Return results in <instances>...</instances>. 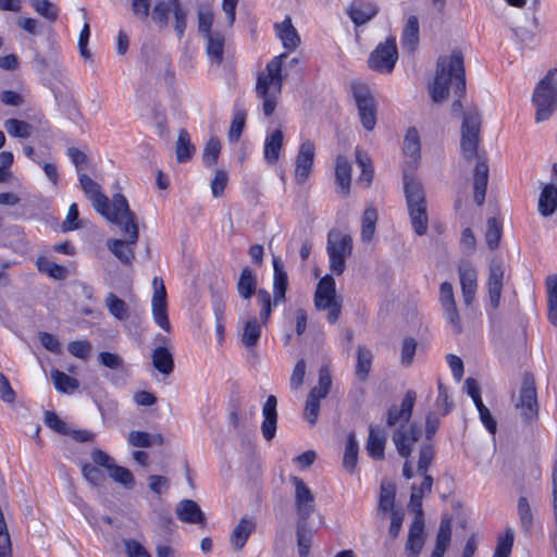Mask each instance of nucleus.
I'll list each match as a JSON object with an SVG mask.
<instances>
[{
	"label": "nucleus",
	"mask_w": 557,
	"mask_h": 557,
	"mask_svg": "<svg viewBox=\"0 0 557 557\" xmlns=\"http://www.w3.org/2000/svg\"><path fill=\"white\" fill-rule=\"evenodd\" d=\"M337 299L335 289V280L332 275H324L318 283L314 294V305L318 310H324L330 306V301Z\"/></svg>",
	"instance_id": "nucleus-21"
},
{
	"label": "nucleus",
	"mask_w": 557,
	"mask_h": 557,
	"mask_svg": "<svg viewBox=\"0 0 557 557\" xmlns=\"http://www.w3.org/2000/svg\"><path fill=\"white\" fill-rule=\"evenodd\" d=\"M377 13V7L373 3H366L361 0L351 3L348 15L351 21L357 25H363L373 18Z\"/></svg>",
	"instance_id": "nucleus-27"
},
{
	"label": "nucleus",
	"mask_w": 557,
	"mask_h": 557,
	"mask_svg": "<svg viewBox=\"0 0 557 557\" xmlns=\"http://www.w3.org/2000/svg\"><path fill=\"white\" fill-rule=\"evenodd\" d=\"M228 182V175L224 170H216L213 180L211 181V193L214 197H221L224 194Z\"/></svg>",
	"instance_id": "nucleus-58"
},
{
	"label": "nucleus",
	"mask_w": 557,
	"mask_h": 557,
	"mask_svg": "<svg viewBox=\"0 0 557 557\" xmlns=\"http://www.w3.org/2000/svg\"><path fill=\"white\" fill-rule=\"evenodd\" d=\"M435 407L442 416L448 414L454 407V403L448 394V389L441 382H438L437 385Z\"/></svg>",
	"instance_id": "nucleus-50"
},
{
	"label": "nucleus",
	"mask_w": 557,
	"mask_h": 557,
	"mask_svg": "<svg viewBox=\"0 0 557 557\" xmlns=\"http://www.w3.org/2000/svg\"><path fill=\"white\" fill-rule=\"evenodd\" d=\"M417 350V342L412 337H406L401 346V363L405 367L410 366L413 362V358Z\"/></svg>",
	"instance_id": "nucleus-61"
},
{
	"label": "nucleus",
	"mask_w": 557,
	"mask_h": 557,
	"mask_svg": "<svg viewBox=\"0 0 557 557\" xmlns=\"http://www.w3.org/2000/svg\"><path fill=\"white\" fill-rule=\"evenodd\" d=\"M33 9L49 22H55L59 15L58 8L49 0H30Z\"/></svg>",
	"instance_id": "nucleus-48"
},
{
	"label": "nucleus",
	"mask_w": 557,
	"mask_h": 557,
	"mask_svg": "<svg viewBox=\"0 0 557 557\" xmlns=\"http://www.w3.org/2000/svg\"><path fill=\"white\" fill-rule=\"evenodd\" d=\"M213 21L214 16L211 9H200L198 11V30L203 37L214 33L212 32Z\"/></svg>",
	"instance_id": "nucleus-54"
},
{
	"label": "nucleus",
	"mask_w": 557,
	"mask_h": 557,
	"mask_svg": "<svg viewBox=\"0 0 557 557\" xmlns=\"http://www.w3.org/2000/svg\"><path fill=\"white\" fill-rule=\"evenodd\" d=\"M404 190L413 231L419 236L428 231L426 201L422 185L413 177L405 176Z\"/></svg>",
	"instance_id": "nucleus-7"
},
{
	"label": "nucleus",
	"mask_w": 557,
	"mask_h": 557,
	"mask_svg": "<svg viewBox=\"0 0 557 557\" xmlns=\"http://www.w3.org/2000/svg\"><path fill=\"white\" fill-rule=\"evenodd\" d=\"M358 453H359V446L356 441V437L354 434H350L347 437L344 457H343V466L349 473H354V471L357 467Z\"/></svg>",
	"instance_id": "nucleus-38"
},
{
	"label": "nucleus",
	"mask_w": 557,
	"mask_h": 557,
	"mask_svg": "<svg viewBox=\"0 0 557 557\" xmlns=\"http://www.w3.org/2000/svg\"><path fill=\"white\" fill-rule=\"evenodd\" d=\"M221 153V141L218 137H211L203 149L202 162L207 168H211L216 164L219 156Z\"/></svg>",
	"instance_id": "nucleus-46"
},
{
	"label": "nucleus",
	"mask_w": 557,
	"mask_h": 557,
	"mask_svg": "<svg viewBox=\"0 0 557 557\" xmlns=\"http://www.w3.org/2000/svg\"><path fill=\"white\" fill-rule=\"evenodd\" d=\"M178 520L186 523H198L201 527L206 524V516L199 505L191 499H183L178 503L176 508Z\"/></svg>",
	"instance_id": "nucleus-20"
},
{
	"label": "nucleus",
	"mask_w": 557,
	"mask_h": 557,
	"mask_svg": "<svg viewBox=\"0 0 557 557\" xmlns=\"http://www.w3.org/2000/svg\"><path fill=\"white\" fill-rule=\"evenodd\" d=\"M321 399L323 398L309 392L304 414L311 426H313L317 423Z\"/></svg>",
	"instance_id": "nucleus-51"
},
{
	"label": "nucleus",
	"mask_w": 557,
	"mask_h": 557,
	"mask_svg": "<svg viewBox=\"0 0 557 557\" xmlns=\"http://www.w3.org/2000/svg\"><path fill=\"white\" fill-rule=\"evenodd\" d=\"M450 90L457 97L451 104V113L454 115L463 114L460 139L461 154L468 162L476 160L473 170V198L478 206H482L488 183V164L485 153H480L478 150L481 116L475 108L463 112L461 99L466 96V70L460 49H454L449 55H442L437 59L430 96L434 102H442L448 97Z\"/></svg>",
	"instance_id": "nucleus-1"
},
{
	"label": "nucleus",
	"mask_w": 557,
	"mask_h": 557,
	"mask_svg": "<svg viewBox=\"0 0 557 557\" xmlns=\"http://www.w3.org/2000/svg\"><path fill=\"white\" fill-rule=\"evenodd\" d=\"M503 235V224L497 218H488L485 233L486 245L494 250L499 246Z\"/></svg>",
	"instance_id": "nucleus-42"
},
{
	"label": "nucleus",
	"mask_w": 557,
	"mask_h": 557,
	"mask_svg": "<svg viewBox=\"0 0 557 557\" xmlns=\"http://www.w3.org/2000/svg\"><path fill=\"white\" fill-rule=\"evenodd\" d=\"M504 281V268L502 263H493L490 267L487 280L488 299L493 310L499 307Z\"/></svg>",
	"instance_id": "nucleus-18"
},
{
	"label": "nucleus",
	"mask_w": 557,
	"mask_h": 557,
	"mask_svg": "<svg viewBox=\"0 0 557 557\" xmlns=\"http://www.w3.org/2000/svg\"><path fill=\"white\" fill-rule=\"evenodd\" d=\"M386 441L387 438L384 430L371 425L369 428V435L366 443L368 456L375 461L384 460Z\"/></svg>",
	"instance_id": "nucleus-19"
},
{
	"label": "nucleus",
	"mask_w": 557,
	"mask_h": 557,
	"mask_svg": "<svg viewBox=\"0 0 557 557\" xmlns=\"http://www.w3.org/2000/svg\"><path fill=\"white\" fill-rule=\"evenodd\" d=\"M152 317L158 326L170 332L171 324L168 315V304H152Z\"/></svg>",
	"instance_id": "nucleus-55"
},
{
	"label": "nucleus",
	"mask_w": 557,
	"mask_h": 557,
	"mask_svg": "<svg viewBox=\"0 0 557 557\" xmlns=\"http://www.w3.org/2000/svg\"><path fill=\"white\" fill-rule=\"evenodd\" d=\"M275 29L286 52L272 58L267 63L264 71L258 73L255 87L257 98L262 101V112L268 117L274 113L282 94L283 66L288 52L295 51L300 45V37L289 16H286L282 23H276Z\"/></svg>",
	"instance_id": "nucleus-2"
},
{
	"label": "nucleus",
	"mask_w": 557,
	"mask_h": 557,
	"mask_svg": "<svg viewBox=\"0 0 557 557\" xmlns=\"http://www.w3.org/2000/svg\"><path fill=\"white\" fill-rule=\"evenodd\" d=\"M417 400V393L413 389L406 392L400 406H391L386 411V426L395 428L392 435L396 450L406 459L403 466V476L406 480L413 478V469L408 458L411 456L413 445L419 441L421 431L416 423H409L413 407Z\"/></svg>",
	"instance_id": "nucleus-3"
},
{
	"label": "nucleus",
	"mask_w": 557,
	"mask_h": 557,
	"mask_svg": "<svg viewBox=\"0 0 557 557\" xmlns=\"http://www.w3.org/2000/svg\"><path fill=\"white\" fill-rule=\"evenodd\" d=\"M435 450L432 444H424L419 451L417 471L420 475H430L429 469L434 460Z\"/></svg>",
	"instance_id": "nucleus-47"
},
{
	"label": "nucleus",
	"mask_w": 557,
	"mask_h": 557,
	"mask_svg": "<svg viewBox=\"0 0 557 557\" xmlns=\"http://www.w3.org/2000/svg\"><path fill=\"white\" fill-rule=\"evenodd\" d=\"M459 281L463 301L466 305H471L474 300L478 288V272L476 269L469 262L462 261L458 265Z\"/></svg>",
	"instance_id": "nucleus-15"
},
{
	"label": "nucleus",
	"mask_w": 557,
	"mask_h": 557,
	"mask_svg": "<svg viewBox=\"0 0 557 557\" xmlns=\"http://www.w3.org/2000/svg\"><path fill=\"white\" fill-rule=\"evenodd\" d=\"M207 39L206 52L209 60L220 66L224 60L225 36L222 32L215 30Z\"/></svg>",
	"instance_id": "nucleus-26"
},
{
	"label": "nucleus",
	"mask_w": 557,
	"mask_h": 557,
	"mask_svg": "<svg viewBox=\"0 0 557 557\" xmlns=\"http://www.w3.org/2000/svg\"><path fill=\"white\" fill-rule=\"evenodd\" d=\"M315 147L313 141L307 139L299 145L295 160L294 176L298 185H302L308 180L314 162Z\"/></svg>",
	"instance_id": "nucleus-14"
},
{
	"label": "nucleus",
	"mask_w": 557,
	"mask_h": 557,
	"mask_svg": "<svg viewBox=\"0 0 557 557\" xmlns=\"http://www.w3.org/2000/svg\"><path fill=\"white\" fill-rule=\"evenodd\" d=\"M516 407L525 423H532L539 418V403L534 375L525 372L522 377V385L519 392V400Z\"/></svg>",
	"instance_id": "nucleus-12"
},
{
	"label": "nucleus",
	"mask_w": 557,
	"mask_h": 557,
	"mask_svg": "<svg viewBox=\"0 0 557 557\" xmlns=\"http://www.w3.org/2000/svg\"><path fill=\"white\" fill-rule=\"evenodd\" d=\"M67 350L72 356L85 360L91 351V345L87 339L72 341L67 345Z\"/></svg>",
	"instance_id": "nucleus-57"
},
{
	"label": "nucleus",
	"mask_w": 557,
	"mask_h": 557,
	"mask_svg": "<svg viewBox=\"0 0 557 557\" xmlns=\"http://www.w3.org/2000/svg\"><path fill=\"white\" fill-rule=\"evenodd\" d=\"M377 221V211L373 207H368L363 211L362 214V225H361V239L363 243H369L372 240Z\"/></svg>",
	"instance_id": "nucleus-37"
},
{
	"label": "nucleus",
	"mask_w": 557,
	"mask_h": 557,
	"mask_svg": "<svg viewBox=\"0 0 557 557\" xmlns=\"http://www.w3.org/2000/svg\"><path fill=\"white\" fill-rule=\"evenodd\" d=\"M351 88L362 126L367 131H373L376 124L377 107L370 88L362 83H352Z\"/></svg>",
	"instance_id": "nucleus-11"
},
{
	"label": "nucleus",
	"mask_w": 557,
	"mask_h": 557,
	"mask_svg": "<svg viewBox=\"0 0 557 557\" xmlns=\"http://www.w3.org/2000/svg\"><path fill=\"white\" fill-rule=\"evenodd\" d=\"M117 208L123 209L120 213L122 223H116L121 230L127 234V239L112 238L108 239V249L125 265H132L135 260V245L139 238L137 218L129 209L126 197H120L116 200Z\"/></svg>",
	"instance_id": "nucleus-5"
},
{
	"label": "nucleus",
	"mask_w": 557,
	"mask_h": 557,
	"mask_svg": "<svg viewBox=\"0 0 557 557\" xmlns=\"http://www.w3.org/2000/svg\"><path fill=\"white\" fill-rule=\"evenodd\" d=\"M398 60L396 37L391 35L384 42H380L370 53L368 64L371 70L382 74L393 72Z\"/></svg>",
	"instance_id": "nucleus-10"
},
{
	"label": "nucleus",
	"mask_w": 557,
	"mask_h": 557,
	"mask_svg": "<svg viewBox=\"0 0 557 557\" xmlns=\"http://www.w3.org/2000/svg\"><path fill=\"white\" fill-rule=\"evenodd\" d=\"M247 113L243 108L235 107L233 119L228 131V140L232 143L238 141L246 124Z\"/></svg>",
	"instance_id": "nucleus-41"
},
{
	"label": "nucleus",
	"mask_w": 557,
	"mask_h": 557,
	"mask_svg": "<svg viewBox=\"0 0 557 557\" xmlns=\"http://www.w3.org/2000/svg\"><path fill=\"white\" fill-rule=\"evenodd\" d=\"M106 306L109 312L120 321H123L128 317L126 302L113 293H109L106 297Z\"/></svg>",
	"instance_id": "nucleus-43"
},
{
	"label": "nucleus",
	"mask_w": 557,
	"mask_h": 557,
	"mask_svg": "<svg viewBox=\"0 0 557 557\" xmlns=\"http://www.w3.org/2000/svg\"><path fill=\"white\" fill-rule=\"evenodd\" d=\"M36 267L39 272L46 273L54 280H64L67 276V269L64 265L58 264L46 257H38Z\"/></svg>",
	"instance_id": "nucleus-35"
},
{
	"label": "nucleus",
	"mask_w": 557,
	"mask_h": 557,
	"mask_svg": "<svg viewBox=\"0 0 557 557\" xmlns=\"http://www.w3.org/2000/svg\"><path fill=\"white\" fill-rule=\"evenodd\" d=\"M261 335V326L256 318L248 320L244 326L242 342L246 347L256 346Z\"/></svg>",
	"instance_id": "nucleus-45"
},
{
	"label": "nucleus",
	"mask_w": 557,
	"mask_h": 557,
	"mask_svg": "<svg viewBox=\"0 0 557 557\" xmlns=\"http://www.w3.org/2000/svg\"><path fill=\"white\" fill-rule=\"evenodd\" d=\"M284 135L281 128L268 133L264 139L263 156L269 164H275L283 148Z\"/></svg>",
	"instance_id": "nucleus-23"
},
{
	"label": "nucleus",
	"mask_w": 557,
	"mask_h": 557,
	"mask_svg": "<svg viewBox=\"0 0 557 557\" xmlns=\"http://www.w3.org/2000/svg\"><path fill=\"white\" fill-rule=\"evenodd\" d=\"M257 301L260 306V319L263 324H265L270 318L272 311V299L271 295L267 289H259L257 292Z\"/></svg>",
	"instance_id": "nucleus-53"
},
{
	"label": "nucleus",
	"mask_w": 557,
	"mask_h": 557,
	"mask_svg": "<svg viewBox=\"0 0 557 557\" xmlns=\"http://www.w3.org/2000/svg\"><path fill=\"white\" fill-rule=\"evenodd\" d=\"M547 306L557 307V274H549L545 280Z\"/></svg>",
	"instance_id": "nucleus-64"
},
{
	"label": "nucleus",
	"mask_w": 557,
	"mask_h": 557,
	"mask_svg": "<svg viewBox=\"0 0 557 557\" xmlns=\"http://www.w3.org/2000/svg\"><path fill=\"white\" fill-rule=\"evenodd\" d=\"M404 153L412 159L414 164L421 157L420 136L416 127H409L405 135Z\"/></svg>",
	"instance_id": "nucleus-32"
},
{
	"label": "nucleus",
	"mask_w": 557,
	"mask_h": 557,
	"mask_svg": "<svg viewBox=\"0 0 557 557\" xmlns=\"http://www.w3.org/2000/svg\"><path fill=\"white\" fill-rule=\"evenodd\" d=\"M82 474L92 486H99L104 480L103 472L91 463H84L82 466Z\"/></svg>",
	"instance_id": "nucleus-56"
},
{
	"label": "nucleus",
	"mask_w": 557,
	"mask_h": 557,
	"mask_svg": "<svg viewBox=\"0 0 557 557\" xmlns=\"http://www.w3.org/2000/svg\"><path fill=\"white\" fill-rule=\"evenodd\" d=\"M78 181L84 194L92 202L95 210L99 214L112 223H122L120 213L123 209L117 208L116 200L120 199V197H125L124 195L120 193L114 194L112 202H110L109 198L101 191L100 185L89 175L79 173Z\"/></svg>",
	"instance_id": "nucleus-6"
},
{
	"label": "nucleus",
	"mask_w": 557,
	"mask_h": 557,
	"mask_svg": "<svg viewBox=\"0 0 557 557\" xmlns=\"http://www.w3.org/2000/svg\"><path fill=\"white\" fill-rule=\"evenodd\" d=\"M170 7L164 1H159L152 9L151 17L161 27L168 25Z\"/></svg>",
	"instance_id": "nucleus-62"
},
{
	"label": "nucleus",
	"mask_w": 557,
	"mask_h": 557,
	"mask_svg": "<svg viewBox=\"0 0 557 557\" xmlns=\"http://www.w3.org/2000/svg\"><path fill=\"white\" fill-rule=\"evenodd\" d=\"M400 44L404 51L413 53L419 46V21L416 15H410L405 24Z\"/></svg>",
	"instance_id": "nucleus-24"
},
{
	"label": "nucleus",
	"mask_w": 557,
	"mask_h": 557,
	"mask_svg": "<svg viewBox=\"0 0 557 557\" xmlns=\"http://www.w3.org/2000/svg\"><path fill=\"white\" fill-rule=\"evenodd\" d=\"M532 102L536 108L535 121L543 122L549 119L557 108V70H549L537 83Z\"/></svg>",
	"instance_id": "nucleus-8"
},
{
	"label": "nucleus",
	"mask_w": 557,
	"mask_h": 557,
	"mask_svg": "<svg viewBox=\"0 0 557 557\" xmlns=\"http://www.w3.org/2000/svg\"><path fill=\"white\" fill-rule=\"evenodd\" d=\"M277 399L274 395H269L262 407V435L267 441L274 438L277 425Z\"/></svg>",
	"instance_id": "nucleus-17"
},
{
	"label": "nucleus",
	"mask_w": 557,
	"mask_h": 557,
	"mask_svg": "<svg viewBox=\"0 0 557 557\" xmlns=\"http://www.w3.org/2000/svg\"><path fill=\"white\" fill-rule=\"evenodd\" d=\"M351 183V163L345 156H337L335 160V184L338 193L348 196Z\"/></svg>",
	"instance_id": "nucleus-22"
},
{
	"label": "nucleus",
	"mask_w": 557,
	"mask_h": 557,
	"mask_svg": "<svg viewBox=\"0 0 557 557\" xmlns=\"http://www.w3.org/2000/svg\"><path fill=\"white\" fill-rule=\"evenodd\" d=\"M273 302L278 305L286 299L288 288V275L283 261L278 256H273Z\"/></svg>",
	"instance_id": "nucleus-16"
},
{
	"label": "nucleus",
	"mask_w": 557,
	"mask_h": 557,
	"mask_svg": "<svg viewBox=\"0 0 557 557\" xmlns=\"http://www.w3.org/2000/svg\"><path fill=\"white\" fill-rule=\"evenodd\" d=\"M515 534L511 528H507L503 535L497 539L496 550L511 555Z\"/></svg>",
	"instance_id": "nucleus-63"
},
{
	"label": "nucleus",
	"mask_w": 557,
	"mask_h": 557,
	"mask_svg": "<svg viewBox=\"0 0 557 557\" xmlns=\"http://www.w3.org/2000/svg\"><path fill=\"white\" fill-rule=\"evenodd\" d=\"M4 127L9 135L18 138H27L30 136L32 132V126L27 122L17 119L7 120Z\"/></svg>",
	"instance_id": "nucleus-49"
},
{
	"label": "nucleus",
	"mask_w": 557,
	"mask_h": 557,
	"mask_svg": "<svg viewBox=\"0 0 557 557\" xmlns=\"http://www.w3.org/2000/svg\"><path fill=\"white\" fill-rule=\"evenodd\" d=\"M326 251L332 273L341 275L346 269V259L352 251L351 236L335 230L329 232Z\"/></svg>",
	"instance_id": "nucleus-9"
},
{
	"label": "nucleus",
	"mask_w": 557,
	"mask_h": 557,
	"mask_svg": "<svg viewBox=\"0 0 557 557\" xmlns=\"http://www.w3.org/2000/svg\"><path fill=\"white\" fill-rule=\"evenodd\" d=\"M557 210V187L546 184L539 197V212L543 216H550Z\"/></svg>",
	"instance_id": "nucleus-29"
},
{
	"label": "nucleus",
	"mask_w": 557,
	"mask_h": 557,
	"mask_svg": "<svg viewBox=\"0 0 557 557\" xmlns=\"http://www.w3.org/2000/svg\"><path fill=\"white\" fill-rule=\"evenodd\" d=\"M372 352L368 348L359 346L357 349L356 376L360 381H366L368 379L372 367Z\"/></svg>",
	"instance_id": "nucleus-36"
},
{
	"label": "nucleus",
	"mask_w": 557,
	"mask_h": 557,
	"mask_svg": "<svg viewBox=\"0 0 557 557\" xmlns=\"http://www.w3.org/2000/svg\"><path fill=\"white\" fill-rule=\"evenodd\" d=\"M517 515L522 532L525 535H531L534 529L535 517L527 496L522 495L518 498Z\"/></svg>",
	"instance_id": "nucleus-28"
},
{
	"label": "nucleus",
	"mask_w": 557,
	"mask_h": 557,
	"mask_svg": "<svg viewBox=\"0 0 557 557\" xmlns=\"http://www.w3.org/2000/svg\"><path fill=\"white\" fill-rule=\"evenodd\" d=\"M195 153V147L190 141V136L187 129L182 128L178 132L176 141V160L178 163L189 161Z\"/></svg>",
	"instance_id": "nucleus-33"
},
{
	"label": "nucleus",
	"mask_w": 557,
	"mask_h": 557,
	"mask_svg": "<svg viewBox=\"0 0 557 557\" xmlns=\"http://www.w3.org/2000/svg\"><path fill=\"white\" fill-rule=\"evenodd\" d=\"M109 475L115 481L123 484L126 487H131L134 485V476L132 472L122 466H117L113 463L109 469Z\"/></svg>",
	"instance_id": "nucleus-52"
},
{
	"label": "nucleus",
	"mask_w": 557,
	"mask_h": 557,
	"mask_svg": "<svg viewBox=\"0 0 557 557\" xmlns=\"http://www.w3.org/2000/svg\"><path fill=\"white\" fill-rule=\"evenodd\" d=\"M356 161L359 168L361 169V173L358 181L359 183H364L366 187H369L372 183L374 174L371 159L367 153H363L361 150L356 149Z\"/></svg>",
	"instance_id": "nucleus-40"
},
{
	"label": "nucleus",
	"mask_w": 557,
	"mask_h": 557,
	"mask_svg": "<svg viewBox=\"0 0 557 557\" xmlns=\"http://www.w3.org/2000/svg\"><path fill=\"white\" fill-rule=\"evenodd\" d=\"M257 287V276L249 267L242 269L238 282L237 290L244 299H249L255 293Z\"/></svg>",
	"instance_id": "nucleus-34"
},
{
	"label": "nucleus",
	"mask_w": 557,
	"mask_h": 557,
	"mask_svg": "<svg viewBox=\"0 0 557 557\" xmlns=\"http://www.w3.org/2000/svg\"><path fill=\"white\" fill-rule=\"evenodd\" d=\"M395 496L396 493L394 486H385L382 484L380 490L379 511L384 513H393V511H399L400 509L395 508Z\"/></svg>",
	"instance_id": "nucleus-44"
},
{
	"label": "nucleus",
	"mask_w": 557,
	"mask_h": 557,
	"mask_svg": "<svg viewBox=\"0 0 557 557\" xmlns=\"http://www.w3.org/2000/svg\"><path fill=\"white\" fill-rule=\"evenodd\" d=\"M51 379L55 389L61 393H71L79 386V383L75 377L67 375L58 369L51 370Z\"/></svg>",
	"instance_id": "nucleus-39"
},
{
	"label": "nucleus",
	"mask_w": 557,
	"mask_h": 557,
	"mask_svg": "<svg viewBox=\"0 0 557 557\" xmlns=\"http://www.w3.org/2000/svg\"><path fill=\"white\" fill-rule=\"evenodd\" d=\"M45 423L59 434L66 435L69 433L66 423L54 411H46Z\"/></svg>",
	"instance_id": "nucleus-59"
},
{
	"label": "nucleus",
	"mask_w": 557,
	"mask_h": 557,
	"mask_svg": "<svg viewBox=\"0 0 557 557\" xmlns=\"http://www.w3.org/2000/svg\"><path fill=\"white\" fill-rule=\"evenodd\" d=\"M440 304L443 308L445 320L450 325L454 334L459 335L462 333V324L455 301L453 285L448 282H443L440 286Z\"/></svg>",
	"instance_id": "nucleus-13"
},
{
	"label": "nucleus",
	"mask_w": 557,
	"mask_h": 557,
	"mask_svg": "<svg viewBox=\"0 0 557 557\" xmlns=\"http://www.w3.org/2000/svg\"><path fill=\"white\" fill-rule=\"evenodd\" d=\"M332 385V379L326 369H321L319 373V386H314L310 389L311 393L325 398L330 392Z\"/></svg>",
	"instance_id": "nucleus-60"
},
{
	"label": "nucleus",
	"mask_w": 557,
	"mask_h": 557,
	"mask_svg": "<svg viewBox=\"0 0 557 557\" xmlns=\"http://www.w3.org/2000/svg\"><path fill=\"white\" fill-rule=\"evenodd\" d=\"M152 364L162 374H170L174 369L173 355L169 348L164 346L156 347L152 351Z\"/></svg>",
	"instance_id": "nucleus-31"
},
{
	"label": "nucleus",
	"mask_w": 557,
	"mask_h": 557,
	"mask_svg": "<svg viewBox=\"0 0 557 557\" xmlns=\"http://www.w3.org/2000/svg\"><path fill=\"white\" fill-rule=\"evenodd\" d=\"M295 486V507L298 516L296 537L299 557H308L313 539V531L308 524V519L314 511V496L302 479L294 475L290 478Z\"/></svg>",
	"instance_id": "nucleus-4"
},
{
	"label": "nucleus",
	"mask_w": 557,
	"mask_h": 557,
	"mask_svg": "<svg viewBox=\"0 0 557 557\" xmlns=\"http://www.w3.org/2000/svg\"><path fill=\"white\" fill-rule=\"evenodd\" d=\"M451 542V519L442 518L431 557H444Z\"/></svg>",
	"instance_id": "nucleus-25"
},
{
	"label": "nucleus",
	"mask_w": 557,
	"mask_h": 557,
	"mask_svg": "<svg viewBox=\"0 0 557 557\" xmlns=\"http://www.w3.org/2000/svg\"><path fill=\"white\" fill-rule=\"evenodd\" d=\"M255 530V523L249 518H242L234 528L230 541L236 550H240L247 543L250 534Z\"/></svg>",
	"instance_id": "nucleus-30"
}]
</instances>
